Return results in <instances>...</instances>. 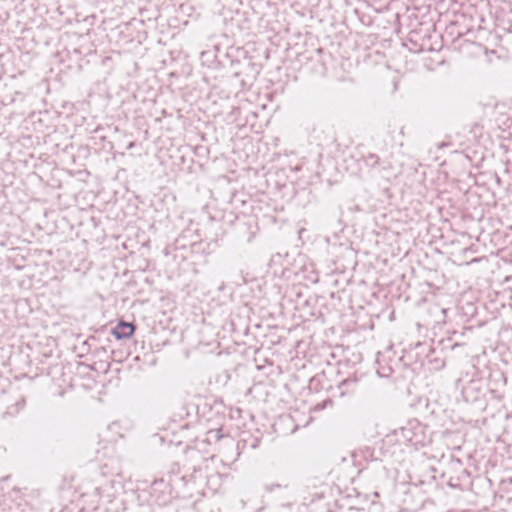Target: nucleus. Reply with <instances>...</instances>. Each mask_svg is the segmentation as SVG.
<instances>
[{"label": "nucleus", "instance_id": "nucleus-1", "mask_svg": "<svg viewBox=\"0 0 512 512\" xmlns=\"http://www.w3.org/2000/svg\"><path fill=\"white\" fill-rule=\"evenodd\" d=\"M411 435L412 431L407 428L394 430L382 439V445L385 448H391L394 446L402 448H417L418 443L413 442Z\"/></svg>", "mask_w": 512, "mask_h": 512}, {"label": "nucleus", "instance_id": "nucleus-2", "mask_svg": "<svg viewBox=\"0 0 512 512\" xmlns=\"http://www.w3.org/2000/svg\"><path fill=\"white\" fill-rule=\"evenodd\" d=\"M364 164L369 168H377L381 167V171L383 172V177L389 178L390 173L389 170L391 169V164L387 163L385 161H381L379 156L375 153H368L367 155H364L362 157Z\"/></svg>", "mask_w": 512, "mask_h": 512}, {"label": "nucleus", "instance_id": "nucleus-3", "mask_svg": "<svg viewBox=\"0 0 512 512\" xmlns=\"http://www.w3.org/2000/svg\"><path fill=\"white\" fill-rule=\"evenodd\" d=\"M135 331V326L132 323L120 321L112 331V334L117 339H128Z\"/></svg>", "mask_w": 512, "mask_h": 512}, {"label": "nucleus", "instance_id": "nucleus-4", "mask_svg": "<svg viewBox=\"0 0 512 512\" xmlns=\"http://www.w3.org/2000/svg\"><path fill=\"white\" fill-rule=\"evenodd\" d=\"M357 385V379L356 378H347L340 382L338 385V389L340 390V396H344L348 393H352Z\"/></svg>", "mask_w": 512, "mask_h": 512}, {"label": "nucleus", "instance_id": "nucleus-5", "mask_svg": "<svg viewBox=\"0 0 512 512\" xmlns=\"http://www.w3.org/2000/svg\"><path fill=\"white\" fill-rule=\"evenodd\" d=\"M221 430L218 429V430H211L208 432V439H212V438H215V439H220L222 438V435L220 434Z\"/></svg>", "mask_w": 512, "mask_h": 512}, {"label": "nucleus", "instance_id": "nucleus-6", "mask_svg": "<svg viewBox=\"0 0 512 512\" xmlns=\"http://www.w3.org/2000/svg\"><path fill=\"white\" fill-rule=\"evenodd\" d=\"M275 487H278V488H279V487H281V485H280V484H271V485H266V486H265V489H266V491L271 492V491H273V489H274Z\"/></svg>", "mask_w": 512, "mask_h": 512}, {"label": "nucleus", "instance_id": "nucleus-7", "mask_svg": "<svg viewBox=\"0 0 512 512\" xmlns=\"http://www.w3.org/2000/svg\"><path fill=\"white\" fill-rule=\"evenodd\" d=\"M19 405H20L19 403H16V409H15L16 412H18V406Z\"/></svg>", "mask_w": 512, "mask_h": 512}]
</instances>
